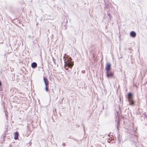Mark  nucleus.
Wrapping results in <instances>:
<instances>
[{
	"mask_svg": "<svg viewBox=\"0 0 147 147\" xmlns=\"http://www.w3.org/2000/svg\"><path fill=\"white\" fill-rule=\"evenodd\" d=\"M132 94L131 93H129L128 94L127 98L128 99L129 104L130 105H134V102L133 100L132 97Z\"/></svg>",
	"mask_w": 147,
	"mask_h": 147,
	"instance_id": "nucleus-1",
	"label": "nucleus"
},
{
	"mask_svg": "<svg viewBox=\"0 0 147 147\" xmlns=\"http://www.w3.org/2000/svg\"><path fill=\"white\" fill-rule=\"evenodd\" d=\"M43 80L44 82L45 86V90L47 92L49 90L48 86L49 85V82L47 79L44 77Z\"/></svg>",
	"mask_w": 147,
	"mask_h": 147,
	"instance_id": "nucleus-2",
	"label": "nucleus"
},
{
	"mask_svg": "<svg viewBox=\"0 0 147 147\" xmlns=\"http://www.w3.org/2000/svg\"><path fill=\"white\" fill-rule=\"evenodd\" d=\"M106 76L108 77H114V73L110 71H106Z\"/></svg>",
	"mask_w": 147,
	"mask_h": 147,
	"instance_id": "nucleus-3",
	"label": "nucleus"
},
{
	"mask_svg": "<svg viewBox=\"0 0 147 147\" xmlns=\"http://www.w3.org/2000/svg\"><path fill=\"white\" fill-rule=\"evenodd\" d=\"M111 69V64L109 63H107L106 66L105 70L106 71H110Z\"/></svg>",
	"mask_w": 147,
	"mask_h": 147,
	"instance_id": "nucleus-4",
	"label": "nucleus"
},
{
	"mask_svg": "<svg viewBox=\"0 0 147 147\" xmlns=\"http://www.w3.org/2000/svg\"><path fill=\"white\" fill-rule=\"evenodd\" d=\"M130 36L133 37H135L136 36V34L134 32L131 31L130 32Z\"/></svg>",
	"mask_w": 147,
	"mask_h": 147,
	"instance_id": "nucleus-5",
	"label": "nucleus"
},
{
	"mask_svg": "<svg viewBox=\"0 0 147 147\" xmlns=\"http://www.w3.org/2000/svg\"><path fill=\"white\" fill-rule=\"evenodd\" d=\"M18 135L17 132H16L15 133L14 139L15 140H16L18 139Z\"/></svg>",
	"mask_w": 147,
	"mask_h": 147,
	"instance_id": "nucleus-6",
	"label": "nucleus"
},
{
	"mask_svg": "<svg viewBox=\"0 0 147 147\" xmlns=\"http://www.w3.org/2000/svg\"><path fill=\"white\" fill-rule=\"evenodd\" d=\"M37 66V64L35 62H33L31 64V67L33 68L36 67Z\"/></svg>",
	"mask_w": 147,
	"mask_h": 147,
	"instance_id": "nucleus-7",
	"label": "nucleus"
},
{
	"mask_svg": "<svg viewBox=\"0 0 147 147\" xmlns=\"http://www.w3.org/2000/svg\"><path fill=\"white\" fill-rule=\"evenodd\" d=\"M73 63L70 62H69L68 63V66L69 67H70V68H71L73 67Z\"/></svg>",
	"mask_w": 147,
	"mask_h": 147,
	"instance_id": "nucleus-8",
	"label": "nucleus"
},
{
	"mask_svg": "<svg viewBox=\"0 0 147 147\" xmlns=\"http://www.w3.org/2000/svg\"><path fill=\"white\" fill-rule=\"evenodd\" d=\"M1 85V82L0 81V86Z\"/></svg>",
	"mask_w": 147,
	"mask_h": 147,
	"instance_id": "nucleus-9",
	"label": "nucleus"
}]
</instances>
